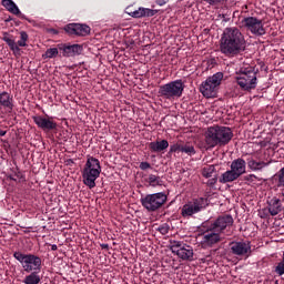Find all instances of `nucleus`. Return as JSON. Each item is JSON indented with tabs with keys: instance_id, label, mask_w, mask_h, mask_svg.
<instances>
[{
	"instance_id": "nucleus-5",
	"label": "nucleus",
	"mask_w": 284,
	"mask_h": 284,
	"mask_svg": "<svg viewBox=\"0 0 284 284\" xmlns=\"http://www.w3.org/2000/svg\"><path fill=\"white\" fill-rule=\"evenodd\" d=\"M16 261L21 263L22 268L30 274V272H39L41 270V257L34 254H23L20 251L13 253Z\"/></svg>"
},
{
	"instance_id": "nucleus-37",
	"label": "nucleus",
	"mask_w": 284,
	"mask_h": 284,
	"mask_svg": "<svg viewBox=\"0 0 284 284\" xmlns=\"http://www.w3.org/2000/svg\"><path fill=\"white\" fill-rule=\"evenodd\" d=\"M255 179H258V178L254 174H248V175L244 176V181H248V183H253V181Z\"/></svg>"
},
{
	"instance_id": "nucleus-14",
	"label": "nucleus",
	"mask_w": 284,
	"mask_h": 284,
	"mask_svg": "<svg viewBox=\"0 0 284 284\" xmlns=\"http://www.w3.org/2000/svg\"><path fill=\"white\" fill-rule=\"evenodd\" d=\"M64 31L68 32L70 37H88L91 29L88 24L69 23L64 27Z\"/></svg>"
},
{
	"instance_id": "nucleus-26",
	"label": "nucleus",
	"mask_w": 284,
	"mask_h": 284,
	"mask_svg": "<svg viewBox=\"0 0 284 284\" xmlns=\"http://www.w3.org/2000/svg\"><path fill=\"white\" fill-rule=\"evenodd\" d=\"M23 283L24 284H40L41 276H39V273H37V271L31 272V274H29L24 277Z\"/></svg>"
},
{
	"instance_id": "nucleus-34",
	"label": "nucleus",
	"mask_w": 284,
	"mask_h": 284,
	"mask_svg": "<svg viewBox=\"0 0 284 284\" xmlns=\"http://www.w3.org/2000/svg\"><path fill=\"white\" fill-rule=\"evenodd\" d=\"M158 232L162 233L163 235L168 234L170 232V225L162 224L159 226Z\"/></svg>"
},
{
	"instance_id": "nucleus-25",
	"label": "nucleus",
	"mask_w": 284,
	"mask_h": 284,
	"mask_svg": "<svg viewBox=\"0 0 284 284\" xmlns=\"http://www.w3.org/2000/svg\"><path fill=\"white\" fill-rule=\"evenodd\" d=\"M2 41L7 42L10 50H12V52H14V54H19L21 52V49L19 48L17 42L14 40H12L10 37H8V33H4Z\"/></svg>"
},
{
	"instance_id": "nucleus-15",
	"label": "nucleus",
	"mask_w": 284,
	"mask_h": 284,
	"mask_svg": "<svg viewBox=\"0 0 284 284\" xmlns=\"http://www.w3.org/2000/svg\"><path fill=\"white\" fill-rule=\"evenodd\" d=\"M32 120L36 125L40 128V130H43V132H51L52 130H57V122L50 118L34 115Z\"/></svg>"
},
{
	"instance_id": "nucleus-35",
	"label": "nucleus",
	"mask_w": 284,
	"mask_h": 284,
	"mask_svg": "<svg viewBox=\"0 0 284 284\" xmlns=\"http://www.w3.org/2000/svg\"><path fill=\"white\" fill-rule=\"evenodd\" d=\"M181 146H182V144H179V143L173 144V145L170 146V152L171 153L172 152H181Z\"/></svg>"
},
{
	"instance_id": "nucleus-40",
	"label": "nucleus",
	"mask_w": 284,
	"mask_h": 284,
	"mask_svg": "<svg viewBox=\"0 0 284 284\" xmlns=\"http://www.w3.org/2000/svg\"><path fill=\"white\" fill-rule=\"evenodd\" d=\"M100 247L102 250H110V245H108V244H101Z\"/></svg>"
},
{
	"instance_id": "nucleus-45",
	"label": "nucleus",
	"mask_w": 284,
	"mask_h": 284,
	"mask_svg": "<svg viewBox=\"0 0 284 284\" xmlns=\"http://www.w3.org/2000/svg\"><path fill=\"white\" fill-rule=\"evenodd\" d=\"M282 261H284V252H283V258H282Z\"/></svg>"
},
{
	"instance_id": "nucleus-7",
	"label": "nucleus",
	"mask_w": 284,
	"mask_h": 284,
	"mask_svg": "<svg viewBox=\"0 0 284 284\" xmlns=\"http://www.w3.org/2000/svg\"><path fill=\"white\" fill-rule=\"evenodd\" d=\"M245 160L239 158L231 163V170L224 172L220 178V183H232L245 174Z\"/></svg>"
},
{
	"instance_id": "nucleus-1",
	"label": "nucleus",
	"mask_w": 284,
	"mask_h": 284,
	"mask_svg": "<svg viewBox=\"0 0 284 284\" xmlns=\"http://www.w3.org/2000/svg\"><path fill=\"white\" fill-rule=\"evenodd\" d=\"M245 50V36L236 27L226 28L220 40V51L225 57H236Z\"/></svg>"
},
{
	"instance_id": "nucleus-9",
	"label": "nucleus",
	"mask_w": 284,
	"mask_h": 284,
	"mask_svg": "<svg viewBox=\"0 0 284 284\" xmlns=\"http://www.w3.org/2000/svg\"><path fill=\"white\" fill-rule=\"evenodd\" d=\"M166 202L168 195L163 192L148 194L141 199L142 207L148 212H156V210H161Z\"/></svg>"
},
{
	"instance_id": "nucleus-4",
	"label": "nucleus",
	"mask_w": 284,
	"mask_h": 284,
	"mask_svg": "<svg viewBox=\"0 0 284 284\" xmlns=\"http://www.w3.org/2000/svg\"><path fill=\"white\" fill-rule=\"evenodd\" d=\"M183 90H185V84H183V80H175L166 84L160 85L158 95L161 97V99L172 101V99L181 98L183 95Z\"/></svg>"
},
{
	"instance_id": "nucleus-33",
	"label": "nucleus",
	"mask_w": 284,
	"mask_h": 284,
	"mask_svg": "<svg viewBox=\"0 0 284 284\" xmlns=\"http://www.w3.org/2000/svg\"><path fill=\"white\" fill-rule=\"evenodd\" d=\"M275 273H277L278 276H283L284 274V260H282L275 267Z\"/></svg>"
},
{
	"instance_id": "nucleus-27",
	"label": "nucleus",
	"mask_w": 284,
	"mask_h": 284,
	"mask_svg": "<svg viewBox=\"0 0 284 284\" xmlns=\"http://www.w3.org/2000/svg\"><path fill=\"white\" fill-rule=\"evenodd\" d=\"M272 181L276 187H284V168L273 175Z\"/></svg>"
},
{
	"instance_id": "nucleus-43",
	"label": "nucleus",
	"mask_w": 284,
	"mask_h": 284,
	"mask_svg": "<svg viewBox=\"0 0 284 284\" xmlns=\"http://www.w3.org/2000/svg\"><path fill=\"white\" fill-rule=\"evenodd\" d=\"M53 33L57 34V30H53Z\"/></svg>"
},
{
	"instance_id": "nucleus-13",
	"label": "nucleus",
	"mask_w": 284,
	"mask_h": 284,
	"mask_svg": "<svg viewBox=\"0 0 284 284\" xmlns=\"http://www.w3.org/2000/svg\"><path fill=\"white\" fill-rule=\"evenodd\" d=\"M205 207V199L200 197L194 200L193 202H190L187 204H184L182 207V216H194V214H199L201 210H204Z\"/></svg>"
},
{
	"instance_id": "nucleus-44",
	"label": "nucleus",
	"mask_w": 284,
	"mask_h": 284,
	"mask_svg": "<svg viewBox=\"0 0 284 284\" xmlns=\"http://www.w3.org/2000/svg\"><path fill=\"white\" fill-rule=\"evenodd\" d=\"M282 196H284V190L282 191Z\"/></svg>"
},
{
	"instance_id": "nucleus-24",
	"label": "nucleus",
	"mask_w": 284,
	"mask_h": 284,
	"mask_svg": "<svg viewBox=\"0 0 284 284\" xmlns=\"http://www.w3.org/2000/svg\"><path fill=\"white\" fill-rule=\"evenodd\" d=\"M2 6L8 12H11V14H21V10H19V7H17V3L12 0H2Z\"/></svg>"
},
{
	"instance_id": "nucleus-16",
	"label": "nucleus",
	"mask_w": 284,
	"mask_h": 284,
	"mask_svg": "<svg viewBox=\"0 0 284 284\" xmlns=\"http://www.w3.org/2000/svg\"><path fill=\"white\" fill-rule=\"evenodd\" d=\"M58 50L62 52L63 57H79L83 52V45L60 43L58 44Z\"/></svg>"
},
{
	"instance_id": "nucleus-11",
	"label": "nucleus",
	"mask_w": 284,
	"mask_h": 284,
	"mask_svg": "<svg viewBox=\"0 0 284 284\" xmlns=\"http://www.w3.org/2000/svg\"><path fill=\"white\" fill-rule=\"evenodd\" d=\"M243 27L255 34L256 37H263L265 34V28L263 27V20L256 17H247L242 20Z\"/></svg>"
},
{
	"instance_id": "nucleus-18",
	"label": "nucleus",
	"mask_w": 284,
	"mask_h": 284,
	"mask_svg": "<svg viewBox=\"0 0 284 284\" xmlns=\"http://www.w3.org/2000/svg\"><path fill=\"white\" fill-rule=\"evenodd\" d=\"M125 13L133 19H143V17H154V14H156V11L154 9H148L143 7H140L136 10H132L130 7H128L125 9Z\"/></svg>"
},
{
	"instance_id": "nucleus-31",
	"label": "nucleus",
	"mask_w": 284,
	"mask_h": 284,
	"mask_svg": "<svg viewBox=\"0 0 284 284\" xmlns=\"http://www.w3.org/2000/svg\"><path fill=\"white\" fill-rule=\"evenodd\" d=\"M28 41V33L26 31H22L20 33V40L17 42L18 48H26Z\"/></svg>"
},
{
	"instance_id": "nucleus-38",
	"label": "nucleus",
	"mask_w": 284,
	"mask_h": 284,
	"mask_svg": "<svg viewBox=\"0 0 284 284\" xmlns=\"http://www.w3.org/2000/svg\"><path fill=\"white\" fill-rule=\"evenodd\" d=\"M219 181L217 178H213L211 180L207 181V185H216V182Z\"/></svg>"
},
{
	"instance_id": "nucleus-2",
	"label": "nucleus",
	"mask_w": 284,
	"mask_h": 284,
	"mask_svg": "<svg viewBox=\"0 0 284 284\" xmlns=\"http://www.w3.org/2000/svg\"><path fill=\"white\" fill-rule=\"evenodd\" d=\"M204 136L206 150H212L216 146L225 148L234 139V133L229 126L213 125L207 129Z\"/></svg>"
},
{
	"instance_id": "nucleus-46",
	"label": "nucleus",
	"mask_w": 284,
	"mask_h": 284,
	"mask_svg": "<svg viewBox=\"0 0 284 284\" xmlns=\"http://www.w3.org/2000/svg\"><path fill=\"white\" fill-rule=\"evenodd\" d=\"M12 181H14V179L13 178H10Z\"/></svg>"
},
{
	"instance_id": "nucleus-39",
	"label": "nucleus",
	"mask_w": 284,
	"mask_h": 284,
	"mask_svg": "<svg viewBox=\"0 0 284 284\" xmlns=\"http://www.w3.org/2000/svg\"><path fill=\"white\" fill-rule=\"evenodd\" d=\"M170 0H155L156 6H165Z\"/></svg>"
},
{
	"instance_id": "nucleus-21",
	"label": "nucleus",
	"mask_w": 284,
	"mask_h": 284,
	"mask_svg": "<svg viewBox=\"0 0 284 284\" xmlns=\"http://www.w3.org/2000/svg\"><path fill=\"white\" fill-rule=\"evenodd\" d=\"M268 212L271 216H276L282 210L283 205L281 204V200L277 197H273L267 202Z\"/></svg>"
},
{
	"instance_id": "nucleus-30",
	"label": "nucleus",
	"mask_w": 284,
	"mask_h": 284,
	"mask_svg": "<svg viewBox=\"0 0 284 284\" xmlns=\"http://www.w3.org/2000/svg\"><path fill=\"white\" fill-rule=\"evenodd\" d=\"M214 172H216V168L214 165L205 166L202 170V175L205 179H212V174H214Z\"/></svg>"
},
{
	"instance_id": "nucleus-12",
	"label": "nucleus",
	"mask_w": 284,
	"mask_h": 284,
	"mask_svg": "<svg viewBox=\"0 0 284 284\" xmlns=\"http://www.w3.org/2000/svg\"><path fill=\"white\" fill-rule=\"evenodd\" d=\"M234 225V217L230 214L220 215L210 226L209 232H219L223 234L227 227H232Z\"/></svg>"
},
{
	"instance_id": "nucleus-20",
	"label": "nucleus",
	"mask_w": 284,
	"mask_h": 284,
	"mask_svg": "<svg viewBox=\"0 0 284 284\" xmlns=\"http://www.w3.org/2000/svg\"><path fill=\"white\" fill-rule=\"evenodd\" d=\"M203 239L204 243H206L207 245H216V243H221V233L216 231H210L209 227Z\"/></svg>"
},
{
	"instance_id": "nucleus-6",
	"label": "nucleus",
	"mask_w": 284,
	"mask_h": 284,
	"mask_svg": "<svg viewBox=\"0 0 284 284\" xmlns=\"http://www.w3.org/2000/svg\"><path fill=\"white\" fill-rule=\"evenodd\" d=\"M236 83L240 85L241 90H244V92H252V90H256L258 82L254 69L246 68L241 71L240 75L236 77Z\"/></svg>"
},
{
	"instance_id": "nucleus-28",
	"label": "nucleus",
	"mask_w": 284,
	"mask_h": 284,
	"mask_svg": "<svg viewBox=\"0 0 284 284\" xmlns=\"http://www.w3.org/2000/svg\"><path fill=\"white\" fill-rule=\"evenodd\" d=\"M180 152H184V154H187L189 156H193V154H196V150L194 149V145L190 143L182 144Z\"/></svg>"
},
{
	"instance_id": "nucleus-32",
	"label": "nucleus",
	"mask_w": 284,
	"mask_h": 284,
	"mask_svg": "<svg viewBox=\"0 0 284 284\" xmlns=\"http://www.w3.org/2000/svg\"><path fill=\"white\" fill-rule=\"evenodd\" d=\"M59 54V48H50L45 51V57L47 59H54Z\"/></svg>"
},
{
	"instance_id": "nucleus-29",
	"label": "nucleus",
	"mask_w": 284,
	"mask_h": 284,
	"mask_svg": "<svg viewBox=\"0 0 284 284\" xmlns=\"http://www.w3.org/2000/svg\"><path fill=\"white\" fill-rule=\"evenodd\" d=\"M146 183H149L151 187H156V185H161V176L150 174L146 180Z\"/></svg>"
},
{
	"instance_id": "nucleus-3",
	"label": "nucleus",
	"mask_w": 284,
	"mask_h": 284,
	"mask_svg": "<svg viewBox=\"0 0 284 284\" xmlns=\"http://www.w3.org/2000/svg\"><path fill=\"white\" fill-rule=\"evenodd\" d=\"M101 175V162L97 158H88L84 169L82 170V179L84 185L92 190L97 187V179Z\"/></svg>"
},
{
	"instance_id": "nucleus-42",
	"label": "nucleus",
	"mask_w": 284,
	"mask_h": 284,
	"mask_svg": "<svg viewBox=\"0 0 284 284\" xmlns=\"http://www.w3.org/2000/svg\"><path fill=\"white\" fill-rule=\"evenodd\" d=\"M0 136H6V131L0 129Z\"/></svg>"
},
{
	"instance_id": "nucleus-17",
	"label": "nucleus",
	"mask_w": 284,
	"mask_h": 284,
	"mask_svg": "<svg viewBox=\"0 0 284 284\" xmlns=\"http://www.w3.org/2000/svg\"><path fill=\"white\" fill-rule=\"evenodd\" d=\"M272 163V159L267 158H260L258 160L250 159L247 161V165L252 172H262Z\"/></svg>"
},
{
	"instance_id": "nucleus-36",
	"label": "nucleus",
	"mask_w": 284,
	"mask_h": 284,
	"mask_svg": "<svg viewBox=\"0 0 284 284\" xmlns=\"http://www.w3.org/2000/svg\"><path fill=\"white\" fill-rule=\"evenodd\" d=\"M152 165L149 162H141L140 163V170H150Z\"/></svg>"
},
{
	"instance_id": "nucleus-19",
	"label": "nucleus",
	"mask_w": 284,
	"mask_h": 284,
	"mask_svg": "<svg viewBox=\"0 0 284 284\" xmlns=\"http://www.w3.org/2000/svg\"><path fill=\"white\" fill-rule=\"evenodd\" d=\"M231 252L235 254V256H245L248 252H252V246L247 242H232L231 244Z\"/></svg>"
},
{
	"instance_id": "nucleus-23",
	"label": "nucleus",
	"mask_w": 284,
	"mask_h": 284,
	"mask_svg": "<svg viewBox=\"0 0 284 284\" xmlns=\"http://www.w3.org/2000/svg\"><path fill=\"white\" fill-rule=\"evenodd\" d=\"M1 108H8L9 110L14 108V104H12V97L6 91L0 93V110Z\"/></svg>"
},
{
	"instance_id": "nucleus-41",
	"label": "nucleus",
	"mask_w": 284,
	"mask_h": 284,
	"mask_svg": "<svg viewBox=\"0 0 284 284\" xmlns=\"http://www.w3.org/2000/svg\"><path fill=\"white\" fill-rule=\"evenodd\" d=\"M51 250H52V252H57V250H58L57 244L51 245Z\"/></svg>"
},
{
	"instance_id": "nucleus-22",
	"label": "nucleus",
	"mask_w": 284,
	"mask_h": 284,
	"mask_svg": "<svg viewBox=\"0 0 284 284\" xmlns=\"http://www.w3.org/2000/svg\"><path fill=\"white\" fill-rule=\"evenodd\" d=\"M149 148L151 152H163V150H168V148H170V143L168 140L155 141L151 142Z\"/></svg>"
},
{
	"instance_id": "nucleus-10",
	"label": "nucleus",
	"mask_w": 284,
	"mask_h": 284,
	"mask_svg": "<svg viewBox=\"0 0 284 284\" xmlns=\"http://www.w3.org/2000/svg\"><path fill=\"white\" fill-rule=\"evenodd\" d=\"M170 250L173 254H176L179 258L182 261H194V250L192 246L181 242V241H173L171 242Z\"/></svg>"
},
{
	"instance_id": "nucleus-8",
	"label": "nucleus",
	"mask_w": 284,
	"mask_h": 284,
	"mask_svg": "<svg viewBox=\"0 0 284 284\" xmlns=\"http://www.w3.org/2000/svg\"><path fill=\"white\" fill-rule=\"evenodd\" d=\"M221 81H223V72H217L212 77H209L204 82H202L200 87V92L206 99H214L216 97V90L219 85H221Z\"/></svg>"
}]
</instances>
